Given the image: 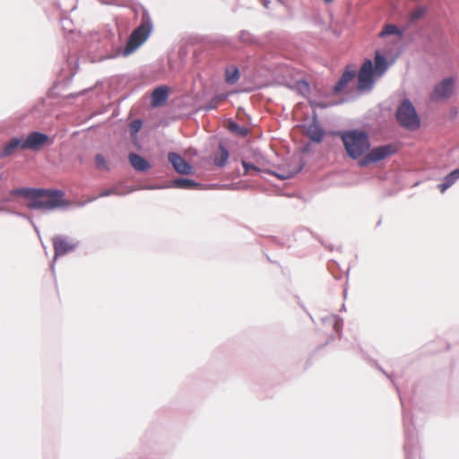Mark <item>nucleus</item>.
Here are the masks:
<instances>
[{
  "instance_id": "obj_4",
  "label": "nucleus",
  "mask_w": 459,
  "mask_h": 459,
  "mask_svg": "<svg viewBox=\"0 0 459 459\" xmlns=\"http://www.w3.org/2000/svg\"><path fill=\"white\" fill-rule=\"evenodd\" d=\"M152 26L151 19L147 15L142 17L141 24L133 30L125 48V54L128 55L140 47L149 37Z\"/></svg>"
},
{
  "instance_id": "obj_1",
  "label": "nucleus",
  "mask_w": 459,
  "mask_h": 459,
  "mask_svg": "<svg viewBox=\"0 0 459 459\" xmlns=\"http://www.w3.org/2000/svg\"><path fill=\"white\" fill-rule=\"evenodd\" d=\"M13 194L30 197L31 201L28 204L30 209L53 210L60 207L64 204L62 199L64 194L61 191L17 189L13 190Z\"/></svg>"
},
{
  "instance_id": "obj_23",
  "label": "nucleus",
  "mask_w": 459,
  "mask_h": 459,
  "mask_svg": "<svg viewBox=\"0 0 459 459\" xmlns=\"http://www.w3.org/2000/svg\"><path fill=\"white\" fill-rule=\"evenodd\" d=\"M426 13V8L425 7H419L417 9H415L411 13V18L412 20H418V19H420L421 17H423V15L425 14Z\"/></svg>"
},
{
  "instance_id": "obj_14",
  "label": "nucleus",
  "mask_w": 459,
  "mask_h": 459,
  "mask_svg": "<svg viewBox=\"0 0 459 459\" xmlns=\"http://www.w3.org/2000/svg\"><path fill=\"white\" fill-rule=\"evenodd\" d=\"M128 160L132 167L138 171H147L151 168L150 163L136 153H130Z\"/></svg>"
},
{
  "instance_id": "obj_28",
  "label": "nucleus",
  "mask_w": 459,
  "mask_h": 459,
  "mask_svg": "<svg viewBox=\"0 0 459 459\" xmlns=\"http://www.w3.org/2000/svg\"><path fill=\"white\" fill-rule=\"evenodd\" d=\"M317 106H318V107H320V108H325V105H323V104H317Z\"/></svg>"
},
{
  "instance_id": "obj_16",
  "label": "nucleus",
  "mask_w": 459,
  "mask_h": 459,
  "mask_svg": "<svg viewBox=\"0 0 459 459\" xmlns=\"http://www.w3.org/2000/svg\"><path fill=\"white\" fill-rule=\"evenodd\" d=\"M457 179H459V168L449 173L444 179V183L439 184L437 188L441 193H444L450 187Z\"/></svg>"
},
{
  "instance_id": "obj_7",
  "label": "nucleus",
  "mask_w": 459,
  "mask_h": 459,
  "mask_svg": "<svg viewBox=\"0 0 459 459\" xmlns=\"http://www.w3.org/2000/svg\"><path fill=\"white\" fill-rule=\"evenodd\" d=\"M455 90V80L452 77L445 78L437 84L430 94V99L439 101L452 96Z\"/></svg>"
},
{
  "instance_id": "obj_25",
  "label": "nucleus",
  "mask_w": 459,
  "mask_h": 459,
  "mask_svg": "<svg viewBox=\"0 0 459 459\" xmlns=\"http://www.w3.org/2000/svg\"><path fill=\"white\" fill-rule=\"evenodd\" d=\"M242 165L245 169V174H248L249 170H255V171H259V169L257 167H255V165L253 164H250L245 160L242 161Z\"/></svg>"
},
{
  "instance_id": "obj_8",
  "label": "nucleus",
  "mask_w": 459,
  "mask_h": 459,
  "mask_svg": "<svg viewBox=\"0 0 459 459\" xmlns=\"http://www.w3.org/2000/svg\"><path fill=\"white\" fill-rule=\"evenodd\" d=\"M22 150L39 151L46 144L51 143L49 137L39 132L30 133L26 139H23Z\"/></svg>"
},
{
  "instance_id": "obj_24",
  "label": "nucleus",
  "mask_w": 459,
  "mask_h": 459,
  "mask_svg": "<svg viewBox=\"0 0 459 459\" xmlns=\"http://www.w3.org/2000/svg\"><path fill=\"white\" fill-rule=\"evenodd\" d=\"M227 97H228V94H220V95H217L216 97H214L212 100V105H211L210 108H215L219 102L225 100L227 99Z\"/></svg>"
},
{
  "instance_id": "obj_9",
  "label": "nucleus",
  "mask_w": 459,
  "mask_h": 459,
  "mask_svg": "<svg viewBox=\"0 0 459 459\" xmlns=\"http://www.w3.org/2000/svg\"><path fill=\"white\" fill-rule=\"evenodd\" d=\"M55 251V256H62L73 251L76 247V243L62 236H56L52 238Z\"/></svg>"
},
{
  "instance_id": "obj_13",
  "label": "nucleus",
  "mask_w": 459,
  "mask_h": 459,
  "mask_svg": "<svg viewBox=\"0 0 459 459\" xmlns=\"http://www.w3.org/2000/svg\"><path fill=\"white\" fill-rule=\"evenodd\" d=\"M23 138H18L14 137L11 139L3 148L2 151V156H11L17 150L21 149L22 150L23 145Z\"/></svg>"
},
{
  "instance_id": "obj_11",
  "label": "nucleus",
  "mask_w": 459,
  "mask_h": 459,
  "mask_svg": "<svg viewBox=\"0 0 459 459\" xmlns=\"http://www.w3.org/2000/svg\"><path fill=\"white\" fill-rule=\"evenodd\" d=\"M357 74V70L352 65H348L345 68V71L342 74L340 80L336 82V84L333 87V92L334 93H340L342 92L348 84L355 78Z\"/></svg>"
},
{
  "instance_id": "obj_12",
  "label": "nucleus",
  "mask_w": 459,
  "mask_h": 459,
  "mask_svg": "<svg viewBox=\"0 0 459 459\" xmlns=\"http://www.w3.org/2000/svg\"><path fill=\"white\" fill-rule=\"evenodd\" d=\"M304 130L306 135L313 142L320 143L324 137V131L316 120L304 126Z\"/></svg>"
},
{
  "instance_id": "obj_20",
  "label": "nucleus",
  "mask_w": 459,
  "mask_h": 459,
  "mask_svg": "<svg viewBox=\"0 0 459 459\" xmlns=\"http://www.w3.org/2000/svg\"><path fill=\"white\" fill-rule=\"evenodd\" d=\"M174 185L179 188L189 189L198 186L197 183L187 178H179L174 181Z\"/></svg>"
},
{
  "instance_id": "obj_22",
  "label": "nucleus",
  "mask_w": 459,
  "mask_h": 459,
  "mask_svg": "<svg viewBox=\"0 0 459 459\" xmlns=\"http://www.w3.org/2000/svg\"><path fill=\"white\" fill-rule=\"evenodd\" d=\"M392 34H397L399 36V38L401 37V33L397 28V26L394 25V24H387L384 27V29L382 30V31L380 32V37H385V36H387V35H392Z\"/></svg>"
},
{
  "instance_id": "obj_27",
  "label": "nucleus",
  "mask_w": 459,
  "mask_h": 459,
  "mask_svg": "<svg viewBox=\"0 0 459 459\" xmlns=\"http://www.w3.org/2000/svg\"><path fill=\"white\" fill-rule=\"evenodd\" d=\"M325 3L329 4L332 3L333 0H324Z\"/></svg>"
},
{
  "instance_id": "obj_2",
  "label": "nucleus",
  "mask_w": 459,
  "mask_h": 459,
  "mask_svg": "<svg viewBox=\"0 0 459 459\" xmlns=\"http://www.w3.org/2000/svg\"><path fill=\"white\" fill-rule=\"evenodd\" d=\"M387 62L378 51L375 54V65L370 59L365 60L358 73V90L369 91L374 84V77H381L387 70Z\"/></svg>"
},
{
  "instance_id": "obj_15",
  "label": "nucleus",
  "mask_w": 459,
  "mask_h": 459,
  "mask_svg": "<svg viewBox=\"0 0 459 459\" xmlns=\"http://www.w3.org/2000/svg\"><path fill=\"white\" fill-rule=\"evenodd\" d=\"M168 99V88L159 87L156 88L152 94V106H160Z\"/></svg>"
},
{
  "instance_id": "obj_10",
  "label": "nucleus",
  "mask_w": 459,
  "mask_h": 459,
  "mask_svg": "<svg viewBox=\"0 0 459 459\" xmlns=\"http://www.w3.org/2000/svg\"><path fill=\"white\" fill-rule=\"evenodd\" d=\"M168 159L177 172L184 175H189L192 173V166L187 163L180 155L175 152H169Z\"/></svg>"
},
{
  "instance_id": "obj_5",
  "label": "nucleus",
  "mask_w": 459,
  "mask_h": 459,
  "mask_svg": "<svg viewBox=\"0 0 459 459\" xmlns=\"http://www.w3.org/2000/svg\"><path fill=\"white\" fill-rule=\"evenodd\" d=\"M396 118L399 124L409 130H416L420 126V117L409 100H404L397 108Z\"/></svg>"
},
{
  "instance_id": "obj_18",
  "label": "nucleus",
  "mask_w": 459,
  "mask_h": 459,
  "mask_svg": "<svg viewBox=\"0 0 459 459\" xmlns=\"http://www.w3.org/2000/svg\"><path fill=\"white\" fill-rule=\"evenodd\" d=\"M239 79V70L236 66H231L226 69L225 81L229 84H234Z\"/></svg>"
},
{
  "instance_id": "obj_26",
  "label": "nucleus",
  "mask_w": 459,
  "mask_h": 459,
  "mask_svg": "<svg viewBox=\"0 0 459 459\" xmlns=\"http://www.w3.org/2000/svg\"><path fill=\"white\" fill-rule=\"evenodd\" d=\"M141 126H142V123L140 120H135L134 122H132L131 124V129L134 131V132H138L141 128Z\"/></svg>"
},
{
  "instance_id": "obj_3",
  "label": "nucleus",
  "mask_w": 459,
  "mask_h": 459,
  "mask_svg": "<svg viewBox=\"0 0 459 459\" xmlns=\"http://www.w3.org/2000/svg\"><path fill=\"white\" fill-rule=\"evenodd\" d=\"M342 140L348 155L353 160L360 158L370 147L368 135L364 131L344 132L342 134Z\"/></svg>"
},
{
  "instance_id": "obj_6",
  "label": "nucleus",
  "mask_w": 459,
  "mask_h": 459,
  "mask_svg": "<svg viewBox=\"0 0 459 459\" xmlns=\"http://www.w3.org/2000/svg\"><path fill=\"white\" fill-rule=\"evenodd\" d=\"M398 152V148L394 143L385 144L371 149L359 161V167H366L370 163L381 161Z\"/></svg>"
},
{
  "instance_id": "obj_17",
  "label": "nucleus",
  "mask_w": 459,
  "mask_h": 459,
  "mask_svg": "<svg viewBox=\"0 0 459 459\" xmlns=\"http://www.w3.org/2000/svg\"><path fill=\"white\" fill-rule=\"evenodd\" d=\"M229 152L227 149L220 144L218 152L214 154L213 163L218 167H223L229 159Z\"/></svg>"
},
{
  "instance_id": "obj_21",
  "label": "nucleus",
  "mask_w": 459,
  "mask_h": 459,
  "mask_svg": "<svg viewBox=\"0 0 459 459\" xmlns=\"http://www.w3.org/2000/svg\"><path fill=\"white\" fill-rule=\"evenodd\" d=\"M95 166L100 170L108 171L109 165L106 158L102 154H97L95 156Z\"/></svg>"
},
{
  "instance_id": "obj_19",
  "label": "nucleus",
  "mask_w": 459,
  "mask_h": 459,
  "mask_svg": "<svg viewBox=\"0 0 459 459\" xmlns=\"http://www.w3.org/2000/svg\"><path fill=\"white\" fill-rule=\"evenodd\" d=\"M126 191L122 190V185L117 184L113 186L112 187L103 190L100 193V197L108 196L111 195H123L126 194Z\"/></svg>"
}]
</instances>
